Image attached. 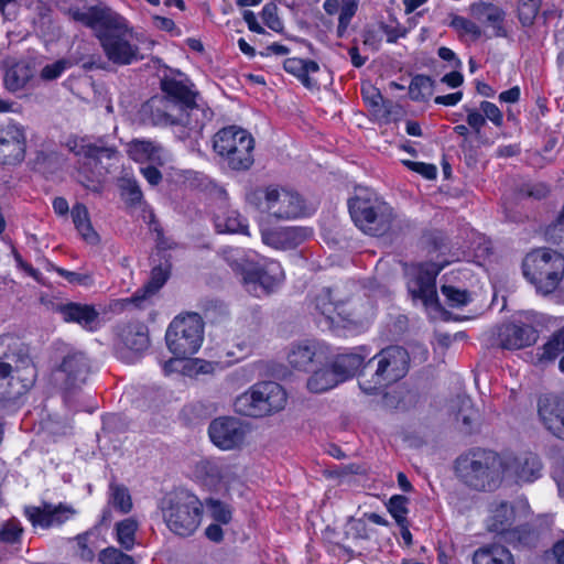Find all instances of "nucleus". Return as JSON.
Instances as JSON below:
<instances>
[{"label":"nucleus","instance_id":"nucleus-16","mask_svg":"<svg viewBox=\"0 0 564 564\" xmlns=\"http://www.w3.org/2000/svg\"><path fill=\"white\" fill-rule=\"evenodd\" d=\"M444 264L423 263L415 268L408 281V290L413 300H420L426 308H440L435 278Z\"/></svg>","mask_w":564,"mask_h":564},{"label":"nucleus","instance_id":"nucleus-30","mask_svg":"<svg viewBox=\"0 0 564 564\" xmlns=\"http://www.w3.org/2000/svg\"><path fill=\"white\" fill-rule=\"evenodd\" d=\"M283 67L286 73L296 77L306 88L313 89L318 86L314 75L319 70V65L315 61L290 57L284 61Z\"/></svg>","mask_w":564,"mask_h":564},{"label":"nucleus","instance_id":"nucleus-3","mask_svg":"<svg viewBox=\"0 0 564 564\" xmlns=\"http://www.w3.org/2000/svg\"><path fill=\"white\" fill-rule=\"evenodd\" d=\"M36 370L26 349L11 336L0 338V398L15 399L34 383Z\"/></svg>","mask_w":564,"mask_h":564},{"label":"nucleus","instance_id":"nucleus-48","mask_svg":"<svg viewBox=\"0 0 564 564\" xmlns=\"http://www.w3.org/2000/svg\"><path fill=\"white\" fill-rule=\"evenodd\" d=\"M408 499L404 496H393L388 503L390 514L395 519L398 525L405 529V519L408 514Z\"/></svg>","mask_w":564,"mask_h":564},{"label":"nucleus","instance_id":"nucleus-54","mask_svg":"<svg viewBox=\"0 0 564 564\" xmlns=\"http://www.w3.org/2000/svg\"><path fill=\"white\" fill-rule=\"evenodd\" d=\"M70 65L72 63L68 59H59L47 64L41 70V78L44 80H54L68 69Z\"/></svg>","mask_w":564,"mask_h":564},{"label":"nucleus","instance_id":"nucleus-55","mask_svg":"<svg viewBox=\"0 0 564 564\" xmlns=\"http://www.w3.org/2000/svg\"><path fill=\"white\" fill-rule=\"evenodd\" d=\"M55 271L58 273V275H61L72 284L84 286H89L93 284V276L89 273L68 271L63 268H56Z\"/></svg>","mask_w":564,"mask_h":564},{"label":"nucleus","instance_id":"nucleus-15","mask_svg":"<svg viewBox=\"0 0 564 564\" xmlns=\"http://www.w3.org/2000/svg\"><path fill=\"white\" fill-rule=\"evenodd\" d=\"M248 433V425L232 416L217 417L208 426L212 443L221 451L241 449L247 444Z\"/></svg>","mask_w":564,"mask_h":564},{"label":"nucleus","instance_id":"nucleus-28","mask_svg":"<svg viewBox=\"0 0 564 564\" xmlns=\"http://www.w3.org/2000/svg\"><path fill=\"white\" fill-rule=\"evenodd\" d=\"M499 345L506 349H520L535 341V334L530 326L506 324L498 329Z\"/></svg>","mask_w":564,"mask_h":564},{"label":"nucleus","instance_id":"nucleus-19","mask_svg":"<svg viewBox=\"0 0 564 564\" xmlns=\"http://www.w3.org/2000/svg\"><path fill=\"white\" fill-rule=\"evenodd\" d=\"M24 512L33 527H61L78 513L73 505L65 502L53 505L45 501L40 506L26 507Z\"/></svg>","mask_w":564,"mask_h":564},{"label":"nucleus","instance_id":"nucleus-57","mask_svg":"<svg viewBox=\"0 0 564 564\" xmlns=\"http://www.w3.org/2000/svg\"><path fill=\"white\" fill-rule=\"evenodd\" d=\"M76 542V553L77 555L86 562H90L95 557L94 550L89 546V534L87 532L79 534L75 539Z\"/></svg>","mask_w":564,"mask_h":564},{"label":"nucleus","instance_id":"nucleus-12","mask_svg":"<svg viewBox=\"0 0 564 564\" xmlns=\"http://www.w3.org/2000/svg\"><path fill=\"white\" fill-rule=\"evenodd\" d=\"M248 200L262 213L276 219H293L305 215V206L301 196L292 191L278 186H268L252 192Z\"/></svg>","mask_w":564,"mask_h":564},{"label":"nucleus","instance_id":"nucleus-25","mask_svg":"<svg viewBox=\"0 0 564 564\" xmlns=\"http://www.w3.org/2000/svg\"><path fill=\"white\" fill-rule=\"evenodd\" d=\"M323 357L324 349L319 343L303 340L291 347L288 361L291 367L306 371L313 364L322 362Z\"/></svg>","mask_w":564,"mask_h":564},{"label":"nucleus","instance_id":"nucleus-4","mask_svg":"<svg viewBox=\"0 0 564 564\" xmlns=\"http://www.w3.org/2000/svg\"><path fill=\"white\" fill-rule=\"evenodd\" d=\"M226 260L234 270L241 272L246 291L256 297L269 294L284 280L283 269L276 261L253 263L238 249L229 250Z\"/></svg>","mask_w":564,"mask_h":564},{"label":"nucleus","instance_id":"nucleus-61","mask_svg":"<svg viewBox=\"0 0 564 564\" xmlns=\"http://www.w3.org/2000/svg\"><path fill=\"white\" fill-rule=\"evenodd\" d=\"M465 111L467 113V123L468 126L477 133L479 134L482 127L486 123L485 117L482 116V112L480 110L465 107Z\"/></svg>","mask_w":564,"mask_h":564},{"label":"nucleus","instance_id":"nucleus-32","mask_svg":"<svg viewBox=\"0 0 564 564\" xmlns=\"http://www.w3.org/2000/svg\"><path fill=\"white\" fill-rule=\"evenodd\" d=\"M122 345L134 354H141L150 346L148 327L142 323H130L120 332Z\"/></svg>","mask_w":564,"mask_h":564},{"label":"nucleus","instance_id":"nucleus-27","mask_svg":"<svg viewBox=\"0 0 564 564\" xmlns=\"http://www.w3.org/2000/svg\"><path fill=\"white\" fill-rule=\"evenodd\" d=\"M127 151L129 156L139 163L149 162L156 165H163L169 159V154L161 144L150 140H132L128 144Z\"/></svg>","mask_w":564,"mask_h":564},{"label":"nucleus","instance_id":"nucleus-46","mask_svg":"<svg viewBox=\"0 0 564 564\" xmlns=\"http://www.w3.org/2000/svg\"><path fill=\"white\" fill-rule=\"evenodd\" d=\"M358 0H340L337 35L343 37L358 10Z\"/></svg>","mask_w":564,"mask_h":564},{"label":"nucleus","instance_id":"nucleus-52","mask_svg":"<svg viewBox=\"0 0 564 564\" xmlns=\"http://www.w3.org/2000/svg\"><path fill=\"white\" fill-rule=\"evenodd\" d=\"M99 561L102 564H134L131 556L122 553L116 547H107L99 554Z\"/></svg>","mask_w":564,"mask_h":564},{"label":"nucleus","instance_id":"nucleus-23","mask_svg":"<svg viewBox=\"0 0 564 564\" xmlns=\"http://www.w3.org/2000/svg\"><path fill=\"white\" fill-rule=\"evenodd\" d=\"M57 312L66 323H76L84 329L94 332L99 327V312L94 305L69 302L57 306Z\"/></svg>","mask_w":564,"mask_h":564},{"label":"nucleus","instance_id":"nucleus-36","mask_svg":"<svg viewBox=\"0 0 564 564\" xmlns=\"http://www.w3.org/2000/svg\"><path fill=\"white\" fill-rule=\"evenodd\" d=\"M70 215L74 226L82 238L90 245H96L99 241V236L93 228L87 207L82 203H76L72 208Z\"/></svg>","mask_w":564,"mask_h":564},{"label":"nucleus","instance_id":"nucleus-2","mask_svg":"<svg viewBox=\"0 0 564 564\" xmlns=\"http://www.w3.org/2000/svg\"><path fill=\"white\" fill-rule=\"evenodd\" d=\"M503 455L497 452L474 448L455 460V475L468 489L492 492L503 485Z\"/></svg>","mask_w":564,"mask_h":564},{"label":"nucleus","instance_id":"nucleus-53","mask_svg":"<svg viewBox=\"0 0 564 564\" xmlns=\"http://www.w3.org/2000/svg\"><path fill=\"white\" fill-rule=\"evenodd\" d=\"M476 502L475 497L467 494H454L451 496L449 503L454 511L458 514H466L469 512Z\"/></svg>","mask_w":564,"mask_h":564},{"label":"nucleus","instance_id":"nucleus-24","mask_svg":"<svg viewBox=\"0 0 564 564\" xmlns=\"http://www.w3.org/2000/svg\"><path fill=\"white\" fill-rule=\"evenodd\" d=\"M311 231L302 227H281L262 230V241L275 249H292L305 241Z\"/></svg>","mask_w":564,"mask_h":564},{"label":"nucleus","instance_id":"nucleus-17","mask_svg":"<svg viewBox=\"0 0 564 564\" xmlns=\"http://www.w3.org/2000/svg\"><path fill=\"white\" fill-rule=\"evenodd\" d=\"M66 147L75 155L105 164L107 171L117 164L121 156L117 147L105 138L93 141L86 137H70L66 141Z\"/></svg>","mask_w":564,"mask_h":564},{"label":"nucleus","instance_id":"nucleus-62","mask_svg":"<svg viewBox=\"0 0 564 564\" xmlns=\"http://www.w3.org/2000/svg\"><path fill=\"white\" fill-rule=\"evenodd\" d=\"M22 531H0V552L21 542Z\"/></svg>","mask_w":564,"mask_h":564},{"label":"nucleus","instance_id":"nucleus-33","mask_svg":"<svg viewBox=\"0 0 564 564\" xmlns=\"http://www.w3.org/2000/svg\"><path fill=\"white\" fill-rule=\"evenodd\" d=\"M117 15V12L108 8H89L85 11H73L72 17L74 20L82 22L83 24L91 28L97 39L99 33L108 26V22Z\"/></svg>","mask_w":564,"mask_h":564},{"label":"nucleus","instance_id":"nucleus-22","mask_svg":"<svg viewBox=\"0 0 564 564\" xmlns=\"http://www.w3.org/2000/svg\"><path fill=\"white\" fill-rule=\"evenodd\" d=\"M88 372L87 358L83 352L73 351L67 354L61 366L54 371L55 380L65 384L66 388L83 382Z\"/></svg>","mask_w":564,"mask_h":564},{"label":"nucleus","instance_id":"nucleus-59","mask_svg":"<svg viewBox=\"0 0 564 564\" xmlns=\"http://www.w3.org/2000/svg\"><path fill=\"white\" fill-rule=\"evenodd\" d=\"M122 195L130 204H138L142 199V192L133 180H124L122 184Z\"/></svg>","mask_w":564,"mask_h":564},{"label":"nucleus","instance_id":"nucleus-13","mask_svg":"<svg viewBox=\"0 0 564 564\" xmlns=\"http://www.w3.org/2000/svg\"><path fill=\"white\" fill-rule=\"evenodd\" d=\"M162 513L169 529H196L202 524L203 502L187 491L170 492L162 500Z\"/></svg>","mask_w":564,"mask_h":564},{"label":"nucleus","instance_id":"nucleus-26","mask_svg":"<svg viewBox=\"0 0 564 564\" xmlns=\"http://www.w3.org/2000/svg\"><path fill=\"white\" fill-rule=\"evenodd\" d=\"M518 513L514 506L501 499H492L486 509L485 524L487 529H511L517 524Z\"/></svg>","mask_w":564,"mask_h":564},{"label":"nucleus","instance_id":"nucleus-44","mask_svg":"<svg viewBox=\"0 0 564 564\" xmlns=\"http://www.w3.org/2000/svg\"><path fill=\"white\" fill-rule=\"evenodd\" d=\"M453 409L455 410L456 420H460L466 430L470 429L477 417L471 400L466 397H459L455 401Z\"/></svg>","mask_w":564,"mask_h":564},{"label":"nucleus","instance_id":"nucleus-14","mask_svg":"<svg viewBox=\"0 0 564 564\" xmlns=\"http://www.w3.org/2000/svg\"><path fill=\"white\" fill-rule=\"evenodd\" d=\"M371 360L377 361V369L372 377L373 384L360 381V388L368 394L378 388L393 383L403 378L409 370V354L399 346L382 349Z\"/></svg>","mask_w":564,"mask_h":564},{"label":"nucleus","instance_id":"nucleus-40","mask_svg":"<svg viewBox=\"0 0 564 564\" xmlns=\"http://www.w3.org/2000/svg\"><path fill=\"white\" fill-rule=\"evenodd\" d=\"M207 473L209 484L215 487L228 488L238 479L237 468L230 464H208Z\"/></svg>","mask_w":564,"mask_h":564},{"label":"nucleus","instance_id":"nucleus-1","mask_svg":"<svg viewBox=\"0 0 564 564\" xmlns=\"http://www.w3.org/2000/svg\"><path fill=\"white\" fill-rule=\"evenodd\" d=\"M98 40L106 57L120 66L142 61L155 44L144 32L133 29L128 20L118 13L99 33Z\"/></svg>","mask_w":564,"mask_h":564},{"label":"nucleus","instance_id":"nucleus-58","mask_svg":"<svg viewBox=\"0 0 564 564\" xmlns=\"http://www.w3.org/2000/svg\"><path fill=\"white\" fill-rule=\"evenodd\" d=\"M403 164L409 167L411 171H414L421 174L426 180H434L437 176V169L434 164H429L424 162H414V161H403Z\"/></svg>","mask_w":564,"mask_h":564},{"label":"nucleus","instance_id":"nucleus-56","mask_svg":"<svg viewBox=\"0 0 564 564\" xmlns=\"http://www.w3.org/2000/svg\"><path fill=\"white\" fill-rule=\"evenodd\" d=\"M479 110L482 112L485 120H490L495 126L501 127L503 123V115L500 109L490 101H481Z\"/></svg>","mask_w":564,"mask_h":564},{"label":"nucleus","instance_id":"nucleus-5","mask_svg":"<svg viewBox=\"0 0 564 564\" xmlns=\"http://www.w3.org/2000/svg\"><path fill=\"white\" fill-rule=\"evenodd\" d=\"M315 308L328 328L359 330L373 315L371 307L339 301L329 289H323L316 295Z\"/></svg>","mask_w":564,"mask_h":564},{"label":"nucleus","instance_id":"nucleus-47","mask_svg":"<svg viewBox=\"0 0 564 564\" xmlns=\"http://www.w3.org/2000/svg\"><path fill=\"white\" fill-rule=\"evenodd\" d=\"M441 292L451 307H463L471 301L469 292L453 285L444 284L441 288Z\"/></svg>","mask_w":564,"mask_h":564},{"label":"nucleus","instance_id":"nucleus-41","mask_svg":"<svg viewBox=\"0 0 564 564\" xmlns=\"http://www.w3.org/2000/svg\"><path fill=\"white\" fill-rule=\"evenodd\" d=\"M215 226L219 232L247 234L248 230V225L237 210H227L223 215H217Z\"/></svg>","mask_w":564,"mask_h":564},{"label":"nucleus","instance_id":"nucleus-18","mask_svg":"<svg viewBox=\"0 0 564 564\" xmlns=\"http://www.w3.org/2000/svg\"><path fill=\"white\" fill-rule=\"evenodd\" d=\"M26 129L19 122L9 120L0 123V163L20 164L26 153Z\"/></svg>","mask_w":564,"mask_h":564},{"label":"nucleus","instance_id":"nucleus-21","mask_svg":"<svg viewBox=\"0 0 564 564\" xmlns=\"http://www.w3.org/2000/svg\"><path fill=\"white\" fill-rule=\"evenodd\" d=\"M538 414L544 427L554 436L564 440V399L556 395L540 398Z\"/></svg>","mask_w":564,"mask_h":564},{"label":"nucleus","instance_id":"nucleus-11","mask_svg":"<svg viewBox=\"0 0 564 564\" xmlns=\"http://www.w3.org/2000/svg\"><path fill=\"white\" fill-rule=\"evenodd\" d=\"M161 86L166 95L164 98L169 99L173 109L180 112V117L173 121L180 122L189 130H200L209 119V112L197 105L196 93L187 84L175 78H165Z\"/></svg>","mask_w":564,"mask_h":564},{"label":"nucleus","instance_id":"nucleus-50","mask_svg":"<svg viewBox=\"0 0 564 564\" xmlns=\"http://www.w3.org/2000/svg\"><path fill=\"white\" fill-rule=\"evenodd\" d=\"M169 276V271L162 267H155L153 268L151 272L150 281L144 286V294L142 295V299H144L147 295L154 294L158 290H160L163 284L166 282Z\"/></svg>","mask_w":564,"mask_h":564},{"label":"nucleus","instance_id":"nucleus-31","mask_svg":"<svg viewBox=\"0 0 564 564\" xmlns=\"http://www.w3.org/2000/svg\"><path fill=\"white\" fill-rule=\"evenodd\" d=\"M369 356L366 347H358L354 350L337 356L333 367L341 382L354 377Z\"/></svg>","mask_w":564,"mask_h":564},{"label":"nucleus","instance_id":"nucleus-45","mask_svg":"<svg viewBox=\"0 0 564 564\" xmlns=\"http://www.w3.org/2000/svg\"><path fill=\"white\" fill-rule=\"evenodd\" d=\"M449 25L459 34V36H465L473 41L478 40L482 33L475 22L460 15L453 17Z\"/></svg>","mask_w":564,"mask_h":564},{"label":"nucleus","instance_id":"nucleus-6","mask_svg":"<svg viewBox=\"0 0 564 564\" xmlns=\"http://www.w3.org/2000/svg\"><path fill=\"white\" fill-rule=\"evenodd\" d=\"M349 213L356 226L371 236L387 234L394 220L392 207L370 192L357 194L351 198Z\"/></svg>","mask_w":564,"mask_h":564},{"label":"nucleus","instance_id":"nucleus-60","mask_svg":"<svg viewBox=\"0 0 564 564\" xmlns=\"http://www.w3.org/2000/svg\"><path fill=\"white\" fill-rule=\"evenodd\" d=\"M361 96L364 100L372 108H377L382 102V95L371 84H364L361 86Z\"/></svg>","mask_w":564,"mask_h":564},{"label":"nucleus","instance_id":"nucleus-9","mask_svg":"<svg viewBox=\"0 0 564 564\" xmlns=\"http://www.w3.org/2000/svg\"><path fill=\"white\" fill-rule=\"evenodd\" d=\"M204 328L205 323L197 313L174 317L165 333L169 350L177 358L196 354L204 341Z\"/></svg>","mask_w":564,"mask_h":564},{"label":"nucleus","instance_id":"nucleus-35","mask_svg":"<svg viewBox=\"0 0 564 564\" xmlns=\"http://www.w3.org/2000/svg\"><path fill=\"white\" fill-rule=\"evenodd\" d=\"M212 518L214 523H210L206 529H220L221 525H228L232 519V508L225 501L216 498H207L203 502V511Z\"/></svg>","mask_w":564,"mask_h":564},{"label":"nucleus","instance_id":"nucleus-63","mask_svg":"<svg viewBox=\"0 0 564 564\" xmlns=\"http://www.w3.org/2000/svg\"><path fill=\"white\" fill-rule=\"evenodd\" d=\"M140 171L150 185H158L162 180V174L155 166L149 165Z\"/></svg>","mask_w":564,"mask_h":564},{"label":"nucleus","instance_id":"nucleus-7","mask_svg":"<svg viewBox=\"0 0 564 564\" xmlns=\"http://www.w3.org/2000/svg\"><path fill=\"white\" fill-rule=\"evenodd\" d=\"M213 149L231 170L246 171L253 164L254 139L240 127L229 126L217 131L213 138Z\"/></svg>","mask_w":564,"mask_h":564},{"label":"nucleus","instance_id":"nucleus-43","mask_svg":"<svg viewBox=\"0 0 564 564\" xmlns=\"http://www.w3.org/2000/svg\"><path fill=\"white\" fill-rule=\"evenodd\" d=\"M110 503L122 513H128L132 509V499L128 488L123 485L111 484L109 487Z\"/></svg>","mask_w":564,"mask_h":564},{"label":"nucleus","instance_id":"nucleus-64","mask_svg":"<svg viewBox=\"0 0 564 564\" xmlns=\"http://www.w3.org/2000/svg\"><path fill=\"white\" fill-rule=\"evenodd\" d=\"M243 20L248 25V29L258 34H264L265 30L260 25V23L257 20L256 14L252 11H245L243 12Z\"/></svg>","mask_w":564,"mask_h":564},{"label":"nucleus","instance_id":"nucleus-39","mask_svg":"<svg viewBox=\"0 0 564 564\" xmlns=\"http://www.w3.org/2000/svg\"><path fill=\"white\" fill-rule=\"evenodd\" d=\"M33 72L26 62L11 65L4 74V85L10 91L22 89L32 78Z\"/></svg>","mask_w":564,"mask_h":564},{"label":"nucleus","instance_id":"nucleus-51","mask_svg":"<svg viewBox=\"0 0 564 564\" xmlns=\"http://www.w3.org/2000/svg\"><path fill=\"white\" fill-rule=\"evenodd\" d=\"M263 23L274 32L283 31V22L278 15V7L274 3H267L261 11Z\"/></svg>","mask_w":564,"mask_h":564},{"label":"nucleus","instance_id":"nucleus-34","mask_svg":"<svg viewBox=\"0 0 564 564\" xmlns=\"http://www.w3.org/2000/svg\"><path fill=\"white\" fill-rule=\"evenodd\" d=\"M143 113H151V121L154 124H181L173 119L180 117L177 109H173L171 101L165 98L155 97L150 99L142 108Z\"/></svg>","mask_w":564,"mask_h":564},{"label":"nucleus","instance_id":"nucleus-49","mask_svg":"<svg viewBox=\"0 0 564 564\" xmlns=\"http://www.w3.org/2000/svg\"><path fill=\"white\" fill-rule=\"evenodd\" d=\"M542 0H519V19L523 25H529L540 11Z\"/></svg>","mask_w":564,"mask_h":564},{"label":"nucleus","instance_id":"nucleus-38","mask_svg":"<svg viewBox=\"0 0 564 564\" xmlns=\"http://www.w3.org/2000/svg\"><path fill=\"white\" fill-rule=\"evenodd\" d=\"M341 380L339 376L337 375L334 367L332 368H324L315 371L308 379H307V389L311 392L314 393H323L326 392L334 387H336L338 383H340Z\"/></svg>","mask_w":564,"mask_h":564},{"label":"nucleus","instance_id":"nucleus-8","mask_svg":"<svg viewBox=\"0 0 564 564\" xmlns=\"http://www.w3.org/2000/svg\"><path fill=\"white\" fill-rule=\"evenodd\" d=\"M523 275L542 294L552 293L564 275V257L540 248L528 253L522 263Z\"/></svg>","mask_w":564,"mask_h":564},{"label":"nucleus","instance_id":"nucleus-42","mask_svg":"<svg viewBox=\"0 0 564 564\" xmlns=\"http://www.w3.org/2000/svg\"><path fill=\"white\" fill-rule=\"evenodd\" d=\"M564 351V327L555 333L541 348L540 362H551Z\"/></svg>","mask_w":564,"mask_h":564},{"label":"nucleus","instance_id":"nucleus-37","mask_svg":"<svg viewBox=\"0 0 564 564\" xmlns=\"http://www.w3.org/2000/svg\"><path fill=\"white\" fill-rule=\"evenodd\" d=\"M474 564H514L513 556L501 545H488L475 551Z\"/></svg>","mask_w":564,"mask_h":564},{"label":"nucleus","instance_id":"nucleus-29","mask_svg":"<svg viewBox=\"0 0 564 564\" xmlns=\"http://www.w3.org/2000/svg\"><path fill=\"white\" fill-rule=\"evenodd\" d=\"M474 17L492 30V36H505L503 22L506 12L498 6L488 2H477L471 6Z\"/></svg>","mask_w":564,"mask_h":564},{"label":"nucleus","instance_id":"nucleus-10","mask_svg":"<svg viewBox=\"0 0 564 564\" xmlns=\"http://www.w3.org/2000/svg\"><path fill=\"white\" fill-rule=\"evenodd\" d=\"M286 392L276 382H259L240 394L235 401V410L246 416H264L284 409Z\"/></svg>","mask_w":564,"mask_h":564},{"label":"nucleus","instance_id":"nucleus-20","mask_svg":"<svg viewBox=\"0 0 564 564\" xmlns=\"http://www.w3.org/2000/svg\"><path fill=\"white\" fill-rule=\"evenodd\" d=\"M503 485L512 482H531L541 475V462L533 454L519 457L503 455Z\"/></svg>","mask_w":564,"mask_h":564}]
</instances>
